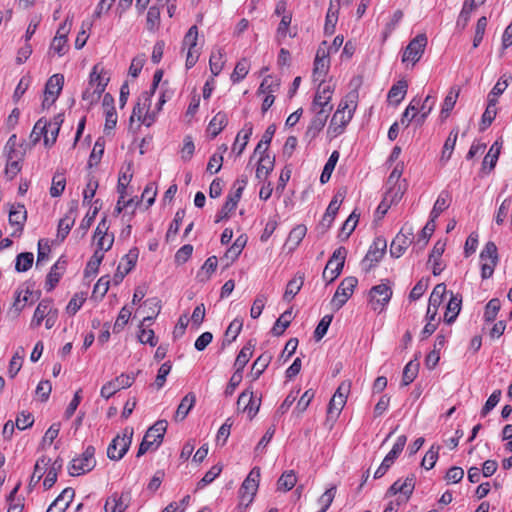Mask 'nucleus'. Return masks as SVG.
Returning a JSON list of instances; mask_svg holds the SVG:
<instances>
[{"label":"nucleus","instance_id":"obj_1","mask_svg":"<svg viewBox=\"0 0 512 512\" xmlns=\"http://www.w3.org/2000/svg\"><path fill=\"white\" fill-rule=\"evenodd\" d=\"M361 84L362 80L360 77H354L350 81L351 90L340 101L330 121L327 133L331 138H335L344 133L346 126L353 118L359 99L358 89Z\"/></svg>","mask_w":512,"mask_h":512},{"label":"nucleus","instance_id":"obj_2","mask_svg":"<svg viewBox=\"0 0 512 512\" xmlns=\"http://www.w3.org/2000/svg\"><path fill=\"white\" fill-rule=\"evenodd\" d=\"M166 429L167 421L165 420H159L151 426L145 433L136 456L141 457L148 450L156 449L162 443Z\"/></svg>","mask_w":512,"mask_h":512},{"label":"nucleus","instance_id":"obj_3","mask_svg":"<svg viewBox=\"0 0 512 512\" xmlns=\"http://www.w3.org/2000/svg\"><path fill=\"white\" fill-rule=\"evenodd\" d=\"M133 434L131 427H126L121 435L118 434L107 448L108 458L116 461L122 459L132 443Z\"/></svg>","mask_w":512,"mask_h":512},{"label":"nucleus","instance_id":"obj_4","mask_svg":"<svg viewBox=\"0 0 512 512\" xmlns=\"http://www.w3.org/2000/svg\"><path fill=\"white\" fill-rule=\"evenodd\" d=\"M346 256L347 250L343 246L337 248L333 252L322 274V277L325 281L331 283L341 274Z\"/></svg>","mask_w":512,"mask_h":512},{"label":"nucleus","instance_id":"obj_5","mask_svg":"<svg viewBox=\"0 0 512 512\" xmlns=\"http://www.w3.org/2000/svg\"><path fill=\"white\" fill-rule=\"evenodd\" d=\"M94 455L95 448L91 445L88 446L81 456L74 458L71 461V465L69 467L70 475L78 476L91 471L96 465Z\"/></svg>","mask_w":512,"mask_h":512},{"label":"nucleus","instance_id":"obj_6","mask_svg":"<svg viewBox=\"0 0 512 512\" xmlns=\"http://www.w3.org/2000/svg\"><path fill=\"white\" fill-rule=\"evenodd\" d=\"M427 41V36L424 33L418 34L413 38L403 52L402 62H410L412 65H415L424 54Z\"/></svg>","mask_w":512,"mask_h":512},{"label":"nucleus","instance_id":"obj_7","mask_svg":"<svg viewBox=\"0 0 512 512\" xmlns=\"http://www.w3.org/2000/svg\"><path fill=\"white\" fill-rule=\"evenodd\" d=\"M358 284V280L355 277H346L339 284L332 300L331 306L335 310H339L352 296L355 287Z\"/></svg>","mask_w":512,"mask_h":512},{"label":"nucleus","instance_id":"obj_8","mask_svg":"<svg viewBox=\"0 0 512 512\" xmlns=\"http://www.w3.org/2000/svg\"><path fill=\"white\" fill-rule=\"evenodd\" d=\"M392 289L385 283L373 286L370 289L369 297L371 308L376 311H382L384 307L389 303L392 297Z\"/></svg>","mask_w":512,"mask_h":512},{"label":"nucleus","instance_id":"obj_9","mask_svg":"<svg viewBox=\"0 0 512 512\" xmlns=\"http://www.w3.org/2000/svg\"><path fill=\"white\" fill-rule=\"evenodd\" d=\"M135 381V376L133 374H121L115 379L107 382L101 388L100 394L103 398L109 399L113 396L117 391L129 388Z\"/></svg>","mask_w":512,"mask_h":512},{"label":"nucleus","instance_id":"obj_10","mask_svg":"<svg viewBox=\"0 0 512 512\" xmlns=\"http://www.w3.org/2000/svg\"><path fill=\"white\" fill-rule=\"evenodd\" d=\"M64 84V76L61 74L52 75L46 85L44 92L43 107H49L58 98Z\"/></svg>","mask_w":512,"mask_h":512},{"label":"nucleus","instance_id":"obj_11","mask_svg":"<svg viewBox=\"0 0 512 512\" xmlns=\"http://www.w3.org/2000/svg\"><path fill=\"white\" fill-rule=\"evenodd\" d=\"M446 292V285L444 283H439L434 287L429 297V303L426 312L427 320L435 321L438 308L442 304Z\"/></svg>","mask_w":512,"mask_h":512},{"label":"nucleus","instance_id":"obj_12","mask_svg":"<svg viewBox=\"0 0 512 512\" xmlns=\"http://www.w3.org/2000/svg\"><path fill=\"white\" fill-rule=\"evenodd\" d=\"M261 399L257 401L254 398L253 392L249 389L244 390L238 397L237 407L239 410L246 412L250 419H252L259 411Z\"/></svg>","mask_w":512,"mask_h":512},{"label":"nucleus","instance_id":"obj_13","mask_svg":"<svg viewBox=\"0 0 512 512\" xmlns=\"http://www.w3.org/2000/svg\"><path fill=\"white\" fill-rule=\"evenodd\" d=\"M413 231L409 228L406 233L402 229L392 240L390 245V254L392 257L399 258L403 255L408 246L412 243Z\"/></svg>","mask_w":512,"mask_h":512},{"label":"nucleus","instance_id":"obj_14","mask_svg":"<svg viewBox=\"0 0 512 512\" xmlns=\"http://www.w3.org/2000/svg\"><path fill=\"white\" fill-rule=\"evenodd\" d=\"M386 248L387 243L384 238L378 237L373 241L363 260L364 264L369 262L367 270L371 269L382 259L383 255L385 254Z\"/></svg>","mask_w":512,"mask_h":512},{"label":"nucleus","instance_id":"obj_15","mask_svg":"<svg viewBox=\"0 0 512 512\" xmlns=\"http://www.w3.org/2000/svg\"><path fill=\"white\" fill-rule=\"evenodd\" d=\"M75 496L71 487L65 488L60 495L51 503L46 512H65Z\"/></svg>","mask_w":512,"mask_h":512},{"label":"nucleus","instance_id":"obj_16","mask_svg":"<svg viewBox=\"0 0 512 512\" xmlns=\"http://www.w3.org/2000/svg\"><path fill=\"white\" fill-rule=\"evenodd\" d=\"M52 123H47L46 120L43 118L39 119L30 134V140L33 144H36L40 141V139L43 137L44 144L47 147H50V138H49V129L48 127H51Z\"/></svg>","mask_w":512,"mask_h":512},{"label":"nucleus","instance_id":"obj_17","mask_svg":"<svg viewBox=\"0 0 512 512\" xmlns=\"http://www.w3.org/2000/svg\"><path fill=\"white\" fill-rule=\"evenodd\" d=\"M332 94L333 87L331 85H325L323 83L319 84L312 102L313 107L323 106L333 108V105L331 104Z\"/></svg>","mask_w":512,"mask_h":512},{"label":"nucleus","instance_id":"obj_18","mask_svg":"<svg viewBox=\"0 0 512 512\" xmlns=\"http://www.w3.org/2000/svg\"><path fill=\"white\" fill-rule=\"evenodd\" d=\"M53 310L52 300L43 299L37 305L33 318L31 320V328H37L41 325L42 321L51 313Z\"/></svg>","mask_w":512,"mask_h":512},{"label":"nucleus","instance_id":"obj_19","mask_svg":"<svg viewBox=\"0 0 512 512\" xmlns=\"http://www.w3.org/2000/svg\"><path fill=\"white\" fill-rule=\"evenodd\" d=\"M461 305H462V296L460 294H454L451 292V297L446 306V311L444 314V321L447 324H451L456 320V318L461 310Z\"/></svg>","mask_w":512,"mask_h":512},{"label":"nucleus","instance_id":"obj_20","mask_svg":"<svg viewBox=\"0 0 512 512\" xmlns=\"http://www.w3.org/2000/svg\"><path fill=\"white\" fill-rule=\"evenodd\" d=\"M151 98L152 96L151 93L149 92H143L139 96L138 102L133 108L132 115L130 117V122H133L135 118L141 122L146 111L149 110V107L151 105Z\"/></svg>","mask_w":512,"mask_h":512},{"label":"nucleus","instance_id":"obj_21","mask_svg":"<svg viewBox=\"0 0 512 512\" xmlns=\"http://www.w3.org/2000/svg\"><path fill=\"white\" fill-rule=\"evenodd\" d=\"M259 479H260V468L254 467L246 479L243 481L239 492L250 494L252 496H255L258 486H259Z\"/></svg>","mask_w":512,"mask_h":512},{"label":"nucleus","instance_id":"obj_22","mask_svg":"<svg viewBox=\"0 0 512 512\" xmlns=\"http://www.w3.org/2000/svg\"><path fill=\"white\" fill-rule=\"evenodd\" d=\"M107 231H108L107 221H106V218H103L98 223V226H97V228L95 230V233H94V238L98 237L97 247L99 248V250L108 251V250L111 249V247L113 245L114 235L111 234L109 239H108L107 247H104V240H106V238L109 236L107 234Z\"/></svg>","mask_w":512,"mask_h":512},{"label":"nucleus","instance_id":"obj_23","mask_svg":"<svg viewBox=\"0 0 512 512\" xmlns=\"http://www.w3.org/2000/svg\"><path fill=\"white\" fill-rule=\"evenodd\" d=\"M66 261L61 260V258L52 266L49 274L46 279V290L51 291L55 288L57 283L59 282L63 271L65 270Z\"/></svg>","mask_w":512,"mask_h":512},{"label":"nucleus","instance_id":"obj_24","mask_svg":"<svg viewBox=\"0 0 512 512\" xmlns=\"http://www.w3.org/2000/svg\"><path fill=\"white\" fill-rule=\"evenodd\" d=\"M195 402L196 396L194 393L190 392L186 394L178 405L174 416L175 421H183L187 417L190 410L194 407Z\"/></svg>","mask_w":512,"mask_h":512},{"label":"nucleus","instance_id":"obj_25","mask_svg":"<svg viewBox=\"0 0 512 512\" xmlns=\"http://www.w3.org/2000/svg\"><path fill=\"white\" fill-rule=\"evenodd\" d=\"M304 283V274L298 272L294 278H292L286 286L283 300L290 302L301 290Z\"/></svg>","mask_w":512,"mask_h":512},{"label":"nucleus","instance_id":"obj_26","mask_svg":"<svg viewBox=\"0 0 512 512\" xmlns=\"http://www.w3.org/2000/svg\"><path fill=\"white\" fill-rule=\"evenodd\" d=\"M446 243L437 241L429 255V262L433 263V275L437 276L443 271V267L441 266V257L445 251Z\"/></svg>","mask_w":512,"mask_h":512},{"label":"nucleus","instance_id":"obj_27","mask_svg":"<svg viewBox=\"0 0 512 512\" xmlns=\"http://www.w3.org/2000/svg\"><path fill=\"white\" fill-rule=\"evenodd\" d=\"M275 158L270 157L269 154H261L260 159L258 161V166L256 169V177L259 180L266 179L267 176L274 168Z\"/></svg>","mask_w":512,"mask_h":512},{"label":"nucleus","instance_id":"obj_28","mask_svg":"<svg viewBox=\"0 0 512 512\" xmlns=\"http://www.w3.org/2000/svg\"><path fill=\"white\" fill-rule=\"evenodd\" d=\"M105 88L106 82H98V84L95 87H91L88 85V87L84 90L82 94V100L86 102L89 106L93 105L100 99Z\"/></svg>","mask_w":512,"mask_h":512},{"label":"nucleus","instance_id":"obj_29","mask_svg":"<svg viewBox=\"0 0 512 512\" xmlns=\"http://www.w3.org/2000/svg\"><path fill=\"white\" fill-rule=\"evenodd\" d=\"M27 219V212L25 210L24 205L18 204L17 206H12L9 212V223L10 225H17L18 231H22L24 227V223Z\"/></svg>","mask_w":512,"mask_h":512},{"label":"nucleus","instance_id":"obj_30","mask_svg":"<svg viewBox=\"0 0 512 512\" xmlns=\"http://www.w3.org/2000/svg\"><path fill=\"white\" fill-rule=\"evenodd\" d=\"M247 243V237L245 235H240L233 243V245L226 251L224 255V259L227 261V265L229 263L234 262L242 250L244 249Z\"/></svg>","mask_w":512,"mask_h":512},{"label":"nucleus","instance_id":"obj_31","mask_svg":"<svg viewBox=\"0 0 512 512\" xmlns=\"http://www.w3.org/2000/svg\"><path fill=\"white\" fill-rule=\"evenodd\" d=\"M272 360V356L269 353H263L261 354L253 363L250 376L253 380H257L262 373L265 371V369L268 367L269 363Z\"/></svg>","mask_w":512,"mask_h":512},{"label":"nucleus","instance_id":"obj_32","mask_svg":"<svg viewBox=\"0 0 512 512\" xmlns=\"http://www.w3.org/2000/svg\"><path fill=\"white\" fill-rule=\"evenodd\" d=\"M253 347L254 345L251 344V342H248L239 352V354L236 357L234 366H235V372H238L242 374L244 367L249 362L252 353H253Z\"/></svg>","mask_w":512,"mask_h":512},{"label":"nucleus","instance_id":"obj_33","mask_svg":"<svg viewBox=\"0 0 512 512\" xmlns=\"http://www.w3.org/2000/svg\"><path fill=\"white\" fill-rule=\"evenodd\" d=\"M228 118L226 113L218 112L208 125V132L211 134L212 138H215L227 125Z\"/></svg>","mask_w":512,"mask_h":512},{"label":"nucleus","instance_id":"obj_34","mask_svg":"<svg viewBox=\"0 0 512 512\" xmlns=\"http://www.w3.org/2000/svg\"><path fill=\"white\" fill-rule=\"evenodd\" d=\"M321 48L318 49L316 58L314 61V70L313 74L316 80L320 77L324 76L329 67V58L328 53L323 51V56H320Z\"/></svg>","mask_w":512,"mask_h":512},{"label":"nucleus","instance_id":"obj_35","mask_svg":"<svg viewBox=\"0 0 512 512\" xmlns=\"http://www.w3.org/2000/svg\"><path fill=\"white\" fill-rule=\"evenodd\" d=\"M292 320V309L286 310L284 313L280 315V317L276 320L274 326L271 329V332L274 336H280L284 333V331L289 327Z\"/></svg>","mask_w":512,"mask_h":512},{"label":"nucleus","instance_id":"obj_36","mask_svg":"<svg viewBox=\"0 0 512 512\" xmlns=\"http://www.w3.org/2000/svg\"><path fill=\"white\" fill-rule=\"evenodd\" d=\"M408 84L405 80H400L393 85L388 92V99L398 105L407 93Z\"/></svg>","mask_w":512,"mask_h":512},{"label":"nucleus","instance_id":"obj_37","mask_svg":"<svg viewBox=\"0 0 512 512\" xmlns=\"http://www.w3.org/2000/svg\"><path fill=\"white\" fill-rule=\"evenodd\" d=\"M73 209L70 210L68 214L65 215L62 219H60L57 230V238L60 241H63L67 235L69 234L72 226L75 222V217L72 216Z\"/></svg>","mask_w":512,"mask_h":512},{"label":"nucleus","instance_id":"obj_38","mask_svg":"<svg viewBox=\"0 0 512 512\" xmlns=\"http://www.w3.org/2000/svg\"><path fill=\"white\" fill-rule=\"evenodd\" d=\"M224 55L225 52L222 48H218L216 51H212L210 59H209V66L211 73L214 76H217L223 69L224 66Z\"/></svg>","mask_w":512,"mask_h":512},{"label":"nucleus","instance_id":"obj_39","mask_svg":"<svg viewBox=\"0 0 512 512\" xmlns=\"http://www.w3.org/2000/svg\"><path fill=\"white\" fill-rule=\"evenodd\" d=\"M276 126L275 124H271L267 127L260 142L257 144L254 153L267 154L268 147L272 141V138L275 134Z\"/></svg>","mask_w":512,"mask_h":512},{"label":"nucleus","instance_id":"obj_40","mask_svg":"<svg viewBox=\"0 0 512 512\" xmlns=\"http://www.w3.org/2000/svg\"><path fill=\"white\" fill-rule=\"evenodd\" d=\"M297 482L296 474L293 470L285 471L277 481V489L280 491H290Z\"/></svg>","mask_w":512,"mask_h":512},{"label":"nucleus","instance_id":"obj_41","mask_svg":"<svg viewBox=\"0 0 512 512\" xmlns=\"http://www.w3.org/2000/svg\"><path fill=\"white\" fill-rule=\"evenodd\" d=\"M459 89L452 87L444 99V103L441 109V117L447 118L449 113L454 108L457 98L459 96Z\"/></svg>","mask_w":512,"mask_h":512},{"label":"nucleus","instance_id":"obj_42","mask_svg":"<svg viewBox=\"0 0 512 512\" xmlns=\"http://www.w3.org/2000/svg\"><path fill=\"white\" fill-rule=\"evenodd\" d=\"M391 187L387 191L385 195V200H388L390 204H394L399 202L405 191H406V181L403 180V184H389Z\"/></svg>","mask_w":512,"mask_h":512},{"label":"nucleus","instance_id":"obj_43","mask_svg":"<svg viewBox=\"0 0 512 512\" xmlns=\"http://www.w3.org/2000/svg\"><path fill=\"white\" fill-rule=\"evenodd\" d=\"M450 196L448 192H442L434 203L430 218L436 220L439 215L449 207Z\"/></svg>","mask_w":512,"mask_h":512},{"label":"nucleus","instance_id":"obj_44","mask_svg":"<svg viewBox=\"0 0 512 512\" xmlns=\"http://www.w3.org/2000/svg\"><path fill=\"white\" fill-rule=\"evenodd\" d=\"M419 362L417 360L409 361L403 370L402 385L407 386L411 384L418 375Z\"/></svg>","mask_w":512,"mask_h":512},{"label":"nucleus","instance_id":"obj_45","mask_svg":"<svg viewBox=\"0 0 512 512\" xmlns=\"http://www.w3.org/2000/svg\"><path fill=\"white\" fill-rule=\"evenodd\" d=\"M246 184V178L237 179L233 184V191L227 196L226 202L229 204L233 203V206L236 208Z\"/></svg>","mask_w":512,"mask_h":512},{"label":"nucleus","instance_id":"obj_46","mask_svg":"<svg viewBox=\"0 0 512 512\" xmlns=\"http://www.w3.org/2000/svg\"><path fill=\"white\" fill-rule=\"evenodd\" d=\"M346 403V396H343L341 393H334L331 398L327 413L329 417L338 416Z\"/></svg>","mask_w":512,"mask_h":512},{"label":"nucleus","instance_id":"obj_47","mask_svg":"<svg viewBox=\"0 0 512 512\" xmlns=\"http://www.w3.org/2000/svg\"><path fill=\"white\" fill-rule=\"evenodd\" d=\"M338 159H339V152L338 151H333L332 154L330 155L328 161L326 162L324 168H323V171L320 175V182L322 184L326 183L329 181L331 175H332V172L338 162Z\"/></svg>","mask_w":512,"mask_h":512},{"label":"nucleus","instance_id":"obj_48","mask_svg":"<svg viewBox=\"0 0 512 512\" xmlns=\"http://www.w3.org/2000/svg\"><path fill=\"white\" fill-rule=\"evenodd\" d=\"M250 64L246 58H242L237 62L233 73L231 74V81L238 83L243 80L249 72Z\"/></svg>","mask_w":512,"mask_h":512},{"label":"nucleus","instance_id":"obj_49","mask_svg":"<svg viewBox=\"0 0 512 512\" xmlns=\"http://www.w3.org/2000/svg\"><path fill=\"white\" fill-rule=\"evenodd\" d=\"M420 102H421L420 99L414 98L409 103V105L407 106V108L405 109V111L403 112L402 117H401L402 125H405L406 127L409 126L410 122L415 118V116L419 110Z\"/></svg>","mask_w":512,"mask_h":512},{"label":"nucleus","instance_id":"obj_50","mask_svg":"<svg viewBox=\"0 0 512 512\" xmlns=\"http://www.w3.org/2000/svg\"><path fill=\"white\" fill-rule=\"evenodd\" d=\"M49 463H50V458H48L46 456H42L36 461V464L34 466V472L31 476V479L29 482L30 489L32 487H34L40 481V479L42 478V476L44 474V471H42L43 469L41 466L43 465L44 467H46Z\"/></svg>","mask_w":512,"mask_h":512},{"label":"nucleus","instance_id":"obj_51","mask_svg":"<svg viewBox=\"0 0 512 512\" xmlns=\"http://www.w3.org/2000/svg\"><path fill=\"white\" fill-rule=\"evenodd\" d=\"M132 163L129 162L126 171H122L118 178L117 192L120 195V199H124L126 195V189L129 182L132 179V173H130Z\"/></svg>","mask_w":512,"mask_h":512},{"label":"nucleus","instance_id":"obj_52","mask_svg":"<svg viewBox=\"0 0 512 512\" xmlns=\"http://www.w3.org/2000/svg\"><path fill=\"white\" fill-rule=\"evenodd\" d=\"M34 255L31 252H23L20 253L16 257L15 270L17 272H26L28 271L33 264Z\"/></svg>","mask_w":512,"mask_h":512},{"label":"nucleus","instance_id":"obj_53","mask_svg":"<svg viewBox=\"0 0 512 512\" xmlns=\"http://www.w3.org/2000/svg\"><path fill=\"white\" fill-rule=\"evenodd\" d=\"M480 258L483 262L496 263L498 262L497 246L494 242H487L484 249L480 253Z\"/></svg>","mask_w":512,"mask_h":512},{"label":"nucleus","instance_id":"obj_54","mask_svg":"<svg viewBox=\"0 0 512 512\" xmlns=\"http://www.w3.org/2000/svg\"><path fill=\"white\" fill-rule=\"evenodd\" d=\"M457 137H458V130L453 129L450 132L448 138L446 139V141L444 143L441 160L448 161L451 158V155L453 153V150H454V147H455V144L457 141Z\"/></svg>","mask_w":512,"mask_h":512},{"label":"nucleus","instance_id":"obj_55","mask_svg":"<svg viewBox=\"0 0 512 512\" xmlns=\"http://www.w3.org/2000/svg\"><path fill=\"white\" fill-rule=\"evenodd\" d=\"M99 186L98 180L93 175H88V182L83 191V204L89 205L92 198L95 196Z\"/></svg>","mask_w":512,"mask_h":512},{"label":"nucleus","instance_id":"obj_56","mask_svg":"<svg viewBox=\"0 0 512 512\" xmlns=\"http://www.w3.org/2000/svg\"><path fill=\"white\" fill-rule=\"evenodd\" d=\"M222 469L223 467L220 464L212 466L197 483V489H203L205 486L212 483L219 476Z\"/></svg>","mask_w":512,"mask_h":512},{"label":"nucleus","instance_id":"obj_57","mask_svg":"<svg viewBox=\"0 0 512 512\" xmlns=\"http://www.w3.org/2000/svg\"><path fill=\"white\" fill-rule=\"evenodd\" d=\"M501 303L498 298L491 299L485 306L484 320L486 322H493L500 310Z\"/></svg>","mask_w":512,"mask_h":512},{"label":"nucleus","instance_id":"obj_58","mask_svg":"<svg viewBox=\"0 0 512 512\" xmlns=\"http://www.w3.org/2000/svg\"><path fill=\"white\" fill-rule=\"evenodd\" d=\"M344 197L345 193L338 191L330 201L324 216L334 219L342 201L344 200Z\"/></svg>","mask_w":512,"mask_h":512},{"label":"nucleus","instance_id":"obj_59","mask_svg":"<svg viewBox=\"0 0 512 512\" xmlns=\"http://www.w3.org/2000/svg\"><path fill=\"white\" fill-rule=\"evenodd\" d=\"M279 82L278 80L274 79L272 76L268 75L266 76L258 89V93L270 95L274 92H276L279 89Z\"/></svg>","mask_w":512,"mask_h":512},{"label":"nucleus","instance_id":"obj_60","mask_svg":"<svg viewBox=\"0 0 512 512\" xmlns=\"http://www.w3.org/2000/svg\"><path fill=\"white\" fill-rule=\"evenodd\" d=\"M160 24V9L157 6H152L147 12L146 27L149 31H155Z\"/></svg>","mask_w":512,"mask_h":512},{"label":"nucleus","instance_id":"obj_61","mask_svg":"<svg viewBox=\"0 0 512 512\" xmlns=\"http://www.w3.org/2000/svg\"><path fill=\"white\" fill-rule=\"evenodd\" d=\"M66 186V179L63 174L56 173L52 178V185L50 188V195L52 197H59Z\"/></svg>","mask_w":512,"mask_h":512},{"label":"nucleus","instance_id":"obj_62","mask_svg":"<svg viewBox=\"0 0 512 512\" xmlns=\"http://www.w3.org/2000/svg\"><path fill=\"white\" fill-rule=\"evenodd\" d=\"M358 219H359V214H356V211H353L350 216L346 219V221L344 222L342 228H341V233H340V237H343V239H347L351 233L355 230L356 228V225L358 223Z\"/></svg>","mask_w":512,"mask_h":512},{"label":"nucleus","instance_id":"obj_63","mask_svg":"<svg viewBox=\"0 0 512 512\" xmlns=\"http://www.w3.org/2000/svg\"><path fill=\"white\" fill-rule=\"evenodd\" d=\"M439 450L440 446L432 445L430 449L426 452L424 458L422 459V467H424L427 470L432 469L435 466L436 461L438 459Z\"/></svg>","mask_w":512,"mask_h":512},{"label":"nucleus","instance_id":"obj_64","mask_svg":"<svg viewBox=\"0 0 512 512\" xmlns=\"http://www.w3.org/2000/svg\"><path fill=\"white\" fill-rule=\"evenodd\" d=\"M306 232L307 228L305 225H297L290 231L287 240L288 243L293 245V247H297L305 237Z\"/></svg>","mask_w":512,"mask_h":512}]
</instances>
